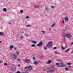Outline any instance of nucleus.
Masks as SVG:
<instances>
[{
  "label": "nucleus",
  "mask_w": 73,
  "mask_h": 73,
  "mask_svg": "<svg viewBox=\"0 0 73 73\" xmlns=\"http://www.w3.org/2000/svg\"><path fill=\"white\" fill-rule=\"evenodd\" d=\"M56 64L57 67H58V68H62V67H64V64L63 63H56Z\"/></svg>",
  "instance_id": "obj_1"
},
{
  "label": "nucleus",
  "mask_w": 73,
  "mask_h": 73,
  "mask_svg": "<svg viewBox=\"0 0 73 73\" xmlns=\"http://www.w3.org/2000/svg\"><path fill=\"white\" fill-rule=\"evenodd\" d=\"M52 41H51L48 42V44H47L46 45V47H44V49H46V48H49V47H52Z\"/></svg>",
  "instance_id": "obj_2"
},
{
  "label": "nucleus",
  "mask_w": 73,
  "mask_h": 73,
  "mask_svg": "<svg viewBox=\"0 0 73 73\" xmlns=\"http://www.w3.org/2000/svg\"><path fill=\"white\" fill-rule=\"evenodd\" d=\"M50 73H53V72H54L55 71V69L54 68V66L52 65L50 67Z\"/></svg>",
  "instance_id": "obj_3"
},
{
  "label": "nucleus",
  "mask_w": 73,
  "mask_h": 73,
  "mask_svg": "<svg viewBox=\"0 0 73 73\" xmlns=\"http://www.w3.org/2000/svg\"><path fill=\"white\" fill-rule=\"evenodd\" d=\"M42 41H40L39 42V44H37L38 46H42Z\"/></svg>",
  "instance_id": "obj_4"
},
{
  "label": "nucleus",
  "mask_w": 73,
  "mask_h": 73,
  "mask_svg": "<svg viewBox=\"0 0 73 73\" xmlns=\"http://www.w3.org/2000/svg\"><path fill=\"white\" fill-rule=\"evenodd\" d=\"M25 62L27 64H29L31 62V60L29 59H27L25 61Z\"/></svg>",
  "instance_id": "obj_5"
},
{
  "label": "nucleus",
  "mask_w": 73,
  "mask_h": 73,
  "mask_svg": "<svg viewBox=\"0 0 73 73\" xmlns=\"http://www.w3.org/2000/svg\"><path fill=\"white\" fill-rule=\"evenodd\" d=\"M12 58H14V59L17 58V55L16 54H14L11 56Z\"/></svg>",
  "instance_id": "obj_6"
},
{
  "label": "nucleus",
  "mask_w": 73,
  "mask_h": 73,
  "mask_svg": "<svg viewBox=\"0 0 73 73\" xmlns=\"http://www.w3.org/2000/svg\"><path fill=\"white\" fill-rule=\"evenodd\" d=\"M65 36H66V37H67V38H70V37H71V36H72V35L69 34L66 35Z\"/></svg>",
  "instance_id": "obj_7"
},
{
  "label": "nucleus",
  "mask_w": 73,
  "mask_h": 73,
  "mask_svg": "<svg viewBox=\"0 0 73 73\" xmlns=\"http://www.w3.org/2000/svg\"><path fill=\"white\" fill-rule=\"evenodd\" d=\"M32 66H29L27 67V69L28 70H32Z\"/></svg>",
  "instance_id": "obj_8"
},
{
  "label": "nucleus",
  "mask_w": 73,
  "mask_h": 73,
  "mask_svg": "<svg viewBox=\"0 0 73 73\" xmlns=\"http://www.w3.org/2000/svg\"><path fill=\"white\" fill-rule=\"evenodd\" d=\"M52 60H49L48 61V62H46V64H50V63L51 62Z\"/></svg>",
  "instance_id": "obj_9"
},
{
  "label": "nucleus",
  "mask_w": 73,
  "mask_h": 73,
  "mask_svg": "<svg viewBox=\"0 0 73 73\" xmlns=\"http://www.w3.org/2000/svg\"><path fill=\"white\" fill-rule=\"evenodd\" d=\"M37 64H38V62L37 61H34V65H37Z\"/></svg>",
  "instance_id": "obj_10"
},
{
  "label": "nucleus",
  "mask_w": 73,
  "mask_h": 73,
  "mask_svg": "<svg viewBox=\"0 0 73 73\" xmlns=\"http://www.w3.org/2000/svg\"><path fill=\"white\" fill-rule=\"evenodd\" d=\"M3 12H7V10L6 9V8H4L3 9Z\"/></svg>",
  "instance_id": "obj_11"
},
{
  "label": "nucleus",
  "mask_w": 73,
  "mask_h": 73,
  "mask_svg": "<svg viewBox=\"0 0 73 73\" xmlns=\"http://www.w3.org/2000/svg\"><path fill=\"white\" fill-rule=\"evenodd\" d=\"M11 68L12 69V70H15V67L13 66V67H11Z\"/></svg>",
  "instance_id": "obj_12"
},
{
  "label": "nucleus",
  "mask_w": 73,
  "mask_h": 73,
  "mask_svg": "<svg viewBox=\"0 0 73 73\" xmlns=\"http://www.w3.org/2000/svg\"><path fill=\"white\" fill-rule=\"evenodd\" d=\"M64 19H65V21H66L67 20H68V17H65Z\"/></svg>",
  "instance_id": "obj_13"
},
{
  "label": "nucleus",
  "mask_w": 73,
  "mask_h": 73,
  "mask_svg": "<svg viewBox=\"0 0 73 73\" xmlns=\"http://www.w3.org/2000/svg\"><path fill=\"white\" fill-rule=\"evenodd\" d=\"M31 42L32 43H34V44H36V42L35 41H31Z\"/></svg>",
  "instance_id": "obj_14"
},
{
  "label": "nucleus",
  "mask_w": 73,
  "mask_h": 73,
  "mask_svg": "<svg viewBox=\"0 0 73 73\" xmlns=\"http://www.w3.org/2000/svg\"><path fill=\"white\" fill-rule=\"evenodd\" d=\"M10 48L11 49H12L13 48V45H11L10 46Z\"/></svg>",
  "instance_id": "obj_15"
},
{
  "label": "nucleus",
  "mask_w": 73,
  "mask_h": 73,
  "mask_svg": "<svg viewBox=\"0 0 73 73\" xmlns=\"http://www.w3.org/2000/svg\"><path fill=\"white\" fill-rule=\"evenodd\" d=\"M31 47H35L36 46V45L35 44H33L31 46Z\"/></svg>",
  "instance_id": "obj_16"
},
{
  "label": "nucleus",
  "mask_w": 73,
  "mask_h": 73,
  "mask_svg": "<svg viewBox=\"0 0 73 73\" xmlns=\"http://www.w3.org/2000/svg\"><path fill=\"white\" fill-rule=\"evenodd\" d=\"M54 54H60L59 53L56 52H54Z\"/></svg>",
  "instance_id": "obj_17"
},
{
  "label": "nucleus",
  "mask_w": 73,
  "mask_h": 73,
  "mask_svg": "<svg viewBox=\"0 0 73 73\" xmlns=\"http://www.w3.org/2000/svg\"><path fill=\"white\" fill-rule=\"evenodd\" d=\"M70 50V49L69 48H68V49H67V50H66L65 51V52H67L68 51H69V50Z\"/></svg>",
  "instance_id": "obj_18"
},
{
  "label": "nucleus",
  "mask_w": 73,
  "mask_h": 73,
  "mask_svg": "<svg viewBox=\"0 0 73 73\" xmlns=\"http://www.w3.org/2000/svg\"><path fill=\"white\" fill-rule=\"evenodd\" d=\"M55 25V23H54L53 25L51 26V27H54V25Z\"/></svg>",
  "instance_id": "obj_19"
},
{
  "label": "nucleus",
  "mask_w": 73,
  "mask_h": 73,
  "mask_svg": "<svg viewBox=\"0 0 73 73\" xmlns=\"http://www.w3.org/2000/svg\"><path fill=\"white\" fill-rule=\"evenodd\" d=\"M20 12H21V13H23V10H21L20 11Z\"/></svg>",
  "instance_id": "obj_20"
},
{
  "label": "nucleus",
  "mask_w": 73,
  "mask_h": 73,
  "mask_svg": "<svg viewBox=\"0 0 73 73\" xmlns=\"http://www.w3.org/2000/svg\"><path fill=\"white\" fill-rule=\"evenodd\" d=\"M20 38H24V36H23L22 35L20 36Z\"/></svg>",
  "instance_id": "obj_21"
},
{
  "label": "nucleus",
  "mask_w": 73,
  "mask_h": 73,
  "mask_svg": "<svg viewBox=\"0 0 73 73\" xmlns=\"http://www.w3.org/2000/svg\"><path fill=\"white\" fill-rule=\"evenodd\" d=\"M17 55H19V52L18 51H17Z\"/></svg>",
  "instance_id": "obj_22"
},
{
  "label": "nucleus",
  "mask_w": 73,
  "mask_h": 73,
  "mask_svg": "<svg viewBox=\"0 0 73 73\" xmlns=\"http://www.w3.org/2000/svg\"><path fill=\"white\" fill-rule=\"evenodd\" d=\"M67 65H70L71 64L70 63H67Z\"/></svg>",
  "instance_id": "obj_23"
},
{
  "label": "nucleus",
  "mask_w": 73,
  "mask_h": 73,
  "mask_svg": "<svg viewBox=\"0 0 73 73\" xmlns=\"http://www.w3.org/2000/svg\"><path fill=\"white\" fill-rule=\"evenodd\" d=\"M69 69L68 68H65V70H68Z\"/></svg>",
  "instance_id": "obj_24"
},
{
  "label": "nucleus",
  "mask_w": 73,
  "mask_h": 73,
  "mask_svg": "<svg viewBox=\"0 0 73 73\" xmlns=\"http://www.w3.org/2000/svg\"><path fill=\"white\" fill-rule=\"evenodd\" d=\"M41 32H42L43 33H42L43 35H44V33H45V31H41Z\"/></svg>",
  "instance_id": "obj_25"
},
{
  "label": "nucleus",
  "mask_w": 73,
  "mask_h": 73,
  "mask_svg": "<svg viewBox=\"0 0 73 73\" xmlns=\"http://www.w3.org/2000/svg\"><path fill=\"white\" fill-rule=\"evenodd\" d=\"M51 8H54V6H51Z\"/></svg>",
  "instance_id": "obj_26"
},
{
  "label": "nucleus",
  "mask_w": 73,
  "mask_h": 73,
  "mask_svg": "<svg viewBox=\"0 0 73 73\" xmlns=\"http://www.w3.org/2000/svg\"><path fill=\"white\" fill-rule=\"evenodd\" d=\"M15 73H22L21 72H20L19 71H18L17 72Z\"/></svg>",
  "instance_id": "obj_27"
},
{
  "label": "nucleus",
  "mask_w": 73,
  "mask_h": 73,
  "mask_svg": "<svg viewBox=\"0 0 73 73\" xmlns=\"http://www.w3.org/2000/svg\"><path fill=\"white\" fill-rule=\"evenodd\" d=\"M56 48H57V47H56L53 48V49H56Z\"/></svg>",
  "instance_id": "obj_28"
},
{
  "label": "nucleus",
  "mask_w": 73,
  "mask_h": 73,
  "mask_svg": "<svg viewBox=\"0 0 73 73\" xmlns=\"http://www.w3.org/2000/svg\"><path fill=\"white\" fill-rule=\"evenodd\" d=\"M62 48L63 49V50H64V47H63V46H62Z\"/></svg>",
  "instance_id": "obj_29"
},
{
  "label": "nucleus",
  "mask_w": 73,
  "mask_h": 73,
  "mask_svg": "<svg viewBox=\"0 0 73 73\" xmlns=\"http://www.w3.org/2000/svg\"><path fill=\"white\" fill-rule=\"evenodd\" d=\"M23 73H28V72L27 71H26L25 72H23Z\"/></svg>",
  "instance_id": "obj_30"
},
{
  "label": "nucleus",
  "mask_w": 73,
  "mask_h": 73,
  "mask_svg": "<svg viewBox=\"0 0 73 73\" xmlns=\"http://www.w3.org/2000/svg\"><path fill=\"white\" fill-rule=\"evenodd\" d=\"M65 31H66V30L67 29V27H65Z\"/></svg>",
  "instance_id": "obj_31"
},
{
  "label": "nucleus",
  "mask_w": 73,
  "mask_h": 73,
  "mask_svg": "<svg viewBox=\"0 0 73 73\" xmlns=\"http://www.w3.org/2000/svg\"><path fill=\"white\" fill-rule=\"evenodd\" d=\"M3 35V33L0 32V35Z\"/></svg>",
  "instance_id": "obj_32"
},
{
  "label": "nucleus",
  "mask_w": 73,
  "mask_h": 73,
  "mask_svg": "<svg viewBox=\"0 0 73 73\" xmlns=\"http://www.w3.org/2000/svg\"><path fill=\"white\" fill-rule=\"evenodd\" d=\"M33 60H35V59H36V58H35V57H33Z\"/></svg>",
  "instance_id": "obj_33"
},
{
  "label": "nucleus",
  "mask_w": 73,
  "mask_h": 73,
  "mask_svg": "<svg viewBox=\"0 0 73 73\" xmlns=\"http://www.w3.org/2000/svg\"><path fill=\"white\" fill-rule=\"evenodd\" d=\"M4 65H7V63H5L4 64Z\"/></svg>",
  "instance_id": "obj_34"
},
{
  "label": "nucleus",
  "mask_w": 73,
  "mask_h": 73,
  "mask_svg": "<svg viewBox=\"0 0 73 73\" xmlns=\"http://www.w3.org/2000/svg\"><path fill=\"white\" fill-rule=\"evenodd\" d=\"M18 61H20V59H18Z\"/></svg>",
  "instance_id": "obj_35"
},
{
  "label": "nucleus",
  "mask_w": 73,
  "mask_h": 73,
  "mask_svg": "<svg viewBox=\"0 0 73 73\" xmlns=\"http://www.w3.org/2000/svg\"><path fill=\"white\" fill-rule=\"evenodd\" d=\"M29 18V17H26V19H28Z\"/></svg>",
  "instance_id": "obj_36"
},
{
  "label": "nucleus",
  "mask_w": 73,
  "mask_h": 73,
  "mask_svg": "<svg viewBox=\"0 0 73 73\" xmlns=\"http://www.w3.org/2000/svg\"><path fill=\"white\" fill-rule=\"evenodd\" d=\"M68 68H72V67H71V66H68Z\"/></svg>",
  "instance_id": "obj_37"
},
{
  "label": "nucleus",
  "mask_w": 73,
  "mask_h": 73,
  "mask_svg": "<svg viewBox=\"0 0 73 73\" xmlns=\"http://www.w3.org/2000/svg\"><path fill=\"white\" fill-rule=\"evenodd\" d=\"M62 24H64V21H62Z\"/></svg>",
  "instance_id": "obj_38"
},
{
  "label": "nucleus",
  "mask_w": 73,
  "mask_h": 73,
  "mask_svg": "<svg viewBox=\"0 0 73 73\" xmlns=\"http://www.w3.org/2000/svg\"><path fill=\"white\" fill-rule=\"evenodd\" d=\"M45 9H46V11H47V9H48L46 7V8H45Z\"/></svg>",
  "instance_id": "obj_39"
},
{
  "label": "nucleus",
  "mask_w": 73,
  "mask_h": 73,
  "mask_svg": "<svg viewBox=\"0 0 73 73\" xmlns=\"http://www.w3.org/2000/svg\"><path fill=\"white\" fill-rule=\"evenodd\" d=\"M27 26V27H29V25H27V26Z\"/></svg>",
  "instance_id": "obj_40"
},
{
  "label": "nucleus",
  "mask_w": 73,
  "mask_h": 73,
  "mask_svg": "<svg viewBox=\"0 0 73 73\" xmlns=\"http://www.w3.org/2000/svg\"><path fill=\"white\" fill-rule=\"evenodd\" d=\"M71 45H73V42H72V43H71Z\"/></svg>",
  "instance_id": "obj_41"
},
{
  "label": "nucleus",
  "mask_w": 73,
  "mask_h": 73,
  "mask_svg": "<svg viewBox=\"0 0 73 73\" xmlns=\"http://www.w3.org/2000/svg\"><path fill=\"white\" fill-rule=\"evenodd\" d=\"M27 68V67H26L25 68V69H26Z\"/></svg>",
  "instance_id": "obj_42"
},
{
  "label": "nucleus",
  "mask_w": 73,
  "mask_h": 73,
  "mask_svg": "<svg viewBox=\"0 0 73 73\" xmlns=\"http://www.w3.org/2000/svg\"><path fill=\"white\" fill-rule=\"evenodd\" d=\"M18 36H19V35H20V34H17Z\"/></svg>",
  "instance_id": "obj_43"
},
{
  "label": "nucleus",
  "mask_w": 73,
  "mask_h": 73,
  "mask_svg": "<svg viewBox=\"0 0 73 73\" xmlns=\"http://www.w3.org/2000/svg\"><path fill=\"white\" fill-rule=\"evenodd\" d=\"M20 64H18V66H20Z\"/></svg>",
  "instance_id": "obj_44"
},
{
  "label": "nucleus",
  "mask_w": 73,
  "mask_h": 73,
  "mask_svg": "<svg viewBox=\"0 0 73 73\" xmlns=\"http://www.w3.org/2000/svg\"><path fill=\"white\" fill-rule=\"evenodd\" d=\"M64 40H65V38H64Z\"/></svg>",
  "instance_id": "obj_45"
},
{
  "label": "nucleus",
  "mask_w": 73,
  "mask_h": 73,
  "mask_svg": "<svg viewBox=\"0 0 73 73\" xmlns=\"http://www.w3.org/2000/svg\"><path fill=\"white\" fill-rule=\"evenodd\" d=\"M14 49H15V50H16V48H15Z\"/></svg>",
  "instance_id": "obj_46"
},
{
  "label": "nucleus",
  "mask_w": 73,
  "mask_h": 73,
  "mask_svg": "<svg viewBox=\"0 0 73 73\" xmlns=\"http://www.w3.org/2000/svg\"><path fill=\"white\" fill-rule=\"evenodd\" d=\"M9 24H11V23H9Z\"/></svg>",
  "instance_id": "obj_47"
},
{
  "label": "nucleus",
  "mask_w": 73,
  "mask_h": 73,
  "mask_svg": "<svg viewBox=\"0 0 73 73\" xmlns=\"http://www.w3.org/2000/svg\"><path fill=\"white\" fill-rule=\"evenodd\" d=\"M49 31H50V29H49Z\"/></svg>",
  "instance_id": "obj_48"
},
{
  "label": "nucleus",
  "mask_w": 73,
  "mask_h": 73,
  "mask_svg": "<svg viewBox=\"0 0 73 73\" xmlns=\"http://www.w3.org/2000/svg\"><path fill=\"white\" fill-rule=\"evenodd\" d=\"M43 70L45 71V70Z\"/></svg>",
  "instance_id": "obj_49"
},
{
  "label": "nucleus",
  "mask_w": 73,
  "mask_h": 73,
  "mask_svg": "<svg viewBox=\"0 0 73 73\" xmlns=\"http://www.w3.org/2000/svg\"><path fill=\"white\" fill-rule=\"evenodd\" d=\"M1 43V41H0V44Z\"/></svg>",
  "instance_id": "obj_50"
},
{
  "label": "nucleus",
  "mask_w": 73,
  "mask_h": 73,
  "mask_svg": "<svg viewBox=\"0 0 73 73\" xmlns=\"http://www.w3.org/2000/svg\"><path fill=\"white\" fill-rule=\"evenodd\" d=\"M22 33H24V32H22Z\"/></svg>",
  "instance_id": "obj_51"
},
{
  "label": "nucleus",
  "mask_w": 73,
  "mask_h": 73,
  "mask_svg": "<svg viewBox=\"0 0 73 73\" xmlns=\"http://www.w3.org/2000/svg\"><path fill=\"white\" fill-rule=\"evenodd\" d=\"M47 73H48V71L47 72Z\"/></svg>",
  "instance_id": "obj_52"
},
{
  "label": "nucleus",
  "mask_w": 73,
  "mask_h": 73,
  "mask_svg": "<svg viewBox=\"0 0 73 73\" xmlns=\"http://www.w3.org/2000/svg\"><path fill=\"white\" fill-rule=\"evenodd\" d=\"M0 62H1L0 61Z\"/></svg>",
  "instance_id": "obj_53"
}]
</instances>
